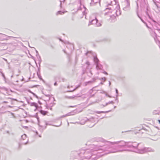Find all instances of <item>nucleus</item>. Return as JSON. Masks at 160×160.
Instances as JSON below:
<instances>
[{
    "label": "nucleus",
    "instance_id": "obj_28",
    "mask_svg": "<svg viewBox=\"0 0 160 160\" xmlns=\"http://www.w3.org/2000/svg\"><path fill=\"white\" fill-rule=\"evenodd\" d=\"M21 145L20 144H19L18 146V149H19L21 148Z\"/></svg>",
    "mask_w": 160,
    "mask_h": 160
},
{
    "label": "nucleus",
    "instance_id": "obj_39",
    "mask_svg": "<svg viewBox=\"0 0 160 160\" xmlns=\"http://www.w3.org/2000/svg\"><path fill=\"white\" fill-rule=\"evenodd\" d=\"M100 83H101V84H103V83H102V82H101Z\"/></svg>",
    "mask_w": 160,
    "mask_h": 160
},
{
    "label": "nucleus",
    "instance_id": "obj_12",
    "mask_svg": "<svg viewBox=\"0 0 160 160\" xmlns=\"http://www.w3.org/2000/svg\"><path fill=\"white\" fill-rule=\"evenodd\" d=\"M94 61L96 64L97 63H99V60L96 57H95L94 58Z\"/></svg>",
    "mask_w": 160,
    "mask_h": 160
},
{
    "label": "nucleus",
    "instance_id": "obj_21",
    "mask_svg": "<svg viewBox=\"0 0 160 160\" xmlns=\"http://www.w3.org/2000/svg\"><path fill=\"white\" fill-rule=\"evenodd\" d=\"M146 13L147 15V16L149 17V18L151 19V18L150 16V15H149V14L148 12L146 11Z\"/></svg>",
    "mask_w": 160,
    "mask_h": 160
},
{
    "label": "nucleus",
    "instance_id": "obj_35",
    "mask_svg": "<svg viewBox=\"0 0 160 160\" xmlns=\"http://www.w3.org/2000/svg\"><path fill=\"white\" fill-rule=\"evenodd\" d=\"M110 85H111V82L109 81V86Z\"/></svg>",
    "mask_w": 160,
    "mask_h": 160
},
{
    "label": "nucleus",
    "instance_id": "obj_27",
    "mask_svg": "<svg viewBox=\"0 0 160 160\" xmlns=\"http://www.w3.org/2000/svg\"><path fill=\"white\" fill-rule=\"evenodd\" d=\"M31 92V93H32V94H33L34 96H35L37 98V97H38L35 94H34V93H33V92Z\"/></svg>",
    "mask_w": 160,
    "mask_h": 160
},
{
    "label": "nucleus",
    "instance_id": "obj_40",
    "mask_svg": "<svg viewBox=\"0 0 160 160\" xmlns=\"http://www.w3.org/2000/svg\"><path fill=\"white\" fill-rule=\"evenodd\" d=\"M152 21H153V22H156L154 20H152Z\"/></svg>",
    "mask_w": 160,
    "mask_h": 160
},
{
    "label": "nucleus",
    "instance_id": "obj_46",
    "mask_svg": "<svg viewBox=\"0 0 160 160\" xmlns=\"http://www.w3.org/2000/svg\"><path fill=\"white\" fill-rule=\"evenodd\" d=\"M1 69H0V72H1Z\"/></svg>",
    "mask_w": 160,
    "mask_h": 160
},
{
    "label": "nucleus",
    "instance_id": "obj_38",
    "mask_svg": "<svg viewBox=\"0 0 160 160\" xmlns=\"http://www.w3.org/2000/svg\"><path fill=\"white\" fill-rule=\"evenodd\" d=\"M137 8H138V4L137 3Z\"/></svg>",
    "mask_w": 160,
    "mask_h": 160
},
{
    "label": "nucleus",
    "instance_id": "obj_25",
    "mask_svg": "<svg viewBox=\"0 0 160 160\" xmlns=\"http://www.w3.org/2000/svg\"><path fill=\"white\" fill-rule=\"evenodd\" d=\"M86 64L88 66L90 65V62L88 61H87L86 62Z\"/></svg>",
    "mask_w": 160,
    "mask_h": 160
},
{
    "label": "nucleus",
    "instance_id": "obj_34",
    "mask_svg": "<svg viewBox=\"0 0 160 160\" xmlns=\"http://www.w3.org/2000/svg\"><path fill=\"white\" fill-rule=\"evenodd\" d=\"M3 103H7V102H6V101H4L3 102Z\"/></svg>",
    "mask_w": 160,
    "mask_h": 160
},
{
    "label": "nucleus",
    "instance_id": "obj_20",
    "mask_svg": "<svg viewBox=\"0 0 160 160\" xmlns=\"http://www.w3.org/2000/svg\"><path fill=\"white\" fill-rule=\"evenodd\" d=\"M80 85H78V86L75 89H74L73 90L70 91L69 92H72L74 91V90H76L77 88H78V87H80Z\"/></svg>",
    "mask_w": 160,
    "mask_h": 160
},
{
    "label": "nucleus",
    "instance_id": "obj_15",
    "mask_svg": "<svg viewBox=\"0 0 160 160\" xmlns=\"http://www.w3.org/2000/svg\"><path fill=\"white\" fill-rule=\"evenodd\" d=\"M40 112L41 114L44 115H45L47 113V112L43 111L42 110H41Z\"/></svg>",
    "mask_w": 160,
    "mask_h": 160
},
{
    "label": "nucleus",
    "instance_id": "obj_52",
    "mask_svg": "<svg viewBox=\"0 0 160 160\" xmlns=\"http://www.w3.org/2000/svg\"><path fill=\"white\" fill-rule=\"evenodd\" d=\"M48 96H49V95H48Z\"/></svg>",
    "mask_w": 160,
    "mask_h": 160
},
{
    "label": "nucleus",
    "instance_id": "obj_22",
    "mask_svg": "<svg viewBox=\"0 0 160 160\" xmlns=\"http://www.w3.org/2000/svg\"><path fill=\"white\" fill-rule=\"evenodd\" d=\"M95 80V79L94 78L93 79V81H90L88 82V83H92L93 82H94Z\"/></svg>",
    "mask_w": 160,
    "mask_h": 160
},
{
    "label": "nucleus",
    "instance_id": "obj_9",
    "mask_svg": "<svg viewBox=\"0 0 160 160\" xmlns=\"http://www.w3.org/2000/svg\"><path fill=\"white\" fill-rule=\"evenodd\" d=\"M99 1V0H91L90 5L91 6H93L95 4V3H97Z\"/></svg>",
    "mask_w": 160,
    "mask_h": 160
},
{
    "label": "nucleus",
    "instance_id": "obj_14",
    "mask_svg": "<svg viewBox=\"0 0 160 160\" xmlns=\"http://www.w3.org/2000/svg\"><path fill=\"white\" fill-rule=\"evenodd\" d=\"M111 6V7H109L108 8H106L105 9V11L106 12L108 11V10H111L112 9V8H113V6Z\"/></svg>",
    "mask_w": 160,
    "mask_h": 160
},
{
    "label": "nucleus",
    "instance_id": "obj_10",
    "mask_svg": "<svg viewBox=\"0 0 160 160\" xmlns=\"http://www.w3.org/2000/svg\"><path fill=\"white\" fill-rule=\"evenodd\" d=\"M30 105L32 106H34L36 109L38 107L37 104L35 102H32L30 103Z\"/></svg>",
    "mask_w": 160,
    "mask_h": 160
},
{
    "label": "nucleus",
    "instance_id": "obj_18",
    "mask_svg": "<svg viewBox=\"0 0 160 160\" xmlns=\"http://www.w3.org/2000/svg\"><path fill=\"white\" fill-rule=\"evenodd\" d=\"M109 112V111L104 112V111H97L96 112L97 113H106Z\"/></svg>",
    "mask_w": 160,
    "mask_h": 160
},
{
    "label": "nucleus",
    "instance_id": "obj_41",
    "mask_svg": "<svg viewBox=\"0 0 160 160\" xmlns=\"http://www.w3.org/2000/svg\"><path fill=\"white\" fill-rule=\"evenodd\" d=\"M36 52L38 54V52L37 51H36Z\"/></svg>",
    "mask_w": 160,
    "mask_h": 160
},
{
    "label": "nucleus",
    "instance_id": "obj_4",
    "mask_svg": "<svg viewBox=\"0 0 160 160\" xmlns=\"http://www.w3.org/2000/svg\"><path fill=\"white\" fill-rule=\"evenodd\" d=\"M99 15L98 14H97L96 16L95 19L92 20L91 22H90L88 25H89L91 24H96L97 26L98 27L101 26V24L100 23H98L97 22L98 21L97 19L99 18Z\"/></svg>",
    "mask_w": 160,
    "mask_h": 160
},
{
    "label": "nucleus",
    "instance_id": "obj_29",
    "mask_svg": "<svg viewBox=\"0 0 160 160\" xmlns=\"http://www.w3.org/2000/svg\"><path fill=\"white\" fill-rule=\"evenodd\" d=\"M103 73H104V74H107H107H108V73H107L106 72H103Z\"/></svg>",
    "mask_w": 160,
    "mask_h": 160
},
{
    "label": "nucleus",
    "instance_id": "obj_44",
    "mask_svg": "<svg viewBox=\"0 0 160 160\" xmlns=\"http://www.w3.org/2000/svg\"><path fill=\"white\" fill-rule=\"evenodd\" d=\"M112 1H111V3H112Z\"/></svg>",
    "mask_w": 160,
    "mask_h": 160
},
{
    "label": "nucleus",
    "instance_id": "obj_5",
    "mask_svg": "<svg viewBox=\"0 0 160 160\" xmlns=\"http://www.w3.org/2000/svg\"><path fill=\"white\" fill-rule=\"evenodd\" d=\"M21 142L22 144L25 145L27 143L28 139L26 134H24L22 136Z\"/></svg>",
    "mask_w": 160,
    "mask_h": 160
},
{
    "label": "nucleus",
    "instance_id": "obj_48",
    "mask_svg": "<svg viewBox=\"0 0 160 160\" xmlns=\"http://www.w3.org/2000/svg\"><path fill=\"white\" fill-rule=\"evenodd\" d=\"M50 109V110H51L52 109V108H51Z\"/></svg>",
    "mask_w": 160,
    "mask_h": 160
},
{
    "label": "nucleus",
    "instance_id": "obj_45",
    "mask_svg": "<svg viewBox=\"0 0 160 160\" xmlns=\"http://www.w3.org/2000/svg\"><path fill=\"white\" fill-rule=\"evenodd\" d=\"M158 31H159V33H160V30H159Z\"/></svg>",
    "mask_w": 160,
    "mask_h": 160
},
{
    "label": "nucleus",
    "instance_id": "obj_36",
    "mask_svg": "<svg viewBox=\"0 0 160 160\" xmlns=\"http://www.w3.org/2000/svg\"><path fill=\"white\" fill-rule=\"evenodd\" d=\"M131 130H129V131H125V132H130V131H131Z\"/></svg>",
    "mask_w": 160,
    "mask_h": 160
},
{
    "label": "nucleus",
    "instance_id": "obj_32",
    "mask_svg": "<svg viewBox=\"0 0 160 160\" xmlns=\"http://www.w3.org/2000/svg\"><path fill=\"white\" fill-rule=\"evenodd\" d=\"M74 97H69V98H73Z\"/></svg>",
    "mask_w": 160,
    "mask_h": 160
},
{
    "label": "nucleus",
    "instance_id": "obj_30",
    "mask_svg": "<svg viewBox=\"0 0 160 160\" xmlns=\"http://www.w3.org/2000/svg\"><path fill=\"white\" fill-rule=\"evenodd\" d=\"M92 120H93V118H91L90 119V121H92Z\"/></svg>",
    "mask_w": 160,
    "mask_h": 160
},
{
    "label": "nucleus",
    "instance_id": "obj_8",
    "mask_svg": "<svg viewBox=\"0 0 160 160\" xmlns=\"http://www.w3.org/2000/svg\"><path fill=\"white\" fill-rule=\"evenodd\" d=\"M96 68L97 69H101L102 68V65L99 63L96 64Z\"/></svg>",
    "mask_w": 160,
    "mask_h": 160
},
{
    "label": "nucleus",
    "instance_id": "obj_26",
    "mask_svg": "<svg viewBox=\"0 0 160 160\" xmlns=\"http://www.w3.org/2000/svg\"><path fill=\"white\" fill-rule=\"evenodd\" d=\"M102 79L104 81H105L106 80V78H102Z\"/></svg>",
    "mask_w": 160,
    "mask_h": 160
},
{
    "label": "nucleus",
    "instance_id": "obj_11",
    "mask_svg": "<svg viewBox=\"0 0 160 160\" xmlns=\"http://www.w3.org/2000/svg\"><path fill=\"white\" fill-rule=\"evenodd\" d=\"M71 115H72V114H71V112H69V113H67V114H66L65 115H63L62 116H61L60 117V118H64V117H67V116Z\"/></svg>",
    "mask_w": 160,
    "mask_h": 160
},
{
    "label": "nucleus",
    "instance_id": "obj_47",
    "mask_svg": "<svg viewBox=\"0 0 160 160\" xmlns=\"http://www.w3.org/2000/svg\"><path fill=\"white\" fill-rule=\"evenodd\" d=\"M69 86H68V88H69Z\"/></svg>",
    "mask_w": 160,
    "mask_h": 160
},
{
    "label": "nucleus",
    "instance_id": "obj_31",
    "mask_svg": "<svg viewBox=\"0 0 160 160\" xmlns=\"http://www.w3.org/2000/svg\"><path fill=\"white\" fill-rule=\"evenodd\" d=\"M54 85H55V86L57 85V82H55L54 83Z\"/></svg>",
    "mask_w": 160,
    "mask_h": 160
},
{
    "label": "nucleus",
    "instance_id": "obj_42",
    "mask_svg": "<svg viewBox=\"0 0 160 160\" xmlns=\"http://www.w3.org/2000/svg\"><path fill=\"white\" fill-rule=\"evenodd\" d=\"M60 126V125H58V126H56V127H59Z\"/></svg>",
    "mask_w": 160,
    "mask_h": 160
},
{
    "label": "nucleus",
    "instance_id": "obj_2",
    "mask_svg": "<svg viewBox=\"0 0 160 160\" xmlns=\"http://www.w3.org/2000/svg\"><path fill=\"white\" fill-rule=\"evenodd\" d=\"M155 151L153 148H138L136 151V152L141 154L148 152H154Z\"/></svg>",
    "mask_w": 160,
    "mask_h": 160
},
{
    "label": "nucleus",
    "instance_id": "obj_3",
    "mask_svg": "<svg viewBox=\"0 0 160 160\" xmlns=\"http://www.w3.org/2000/svg\"><path fill=\"white\" fill-rule=\"evenodd\" d=\"M128 148H132L136 149L135 150L133 151L135 152H136L135 151H137V150L140 148L139 147H138L139 144L135 142H129L128 143Z\"/></svg>",
    "mask_w": 160,
    "mask_h": 160
},
{
    "label": "nucleus",
    "instance_id": "obj_33",
    "mask_svg": "<svg viewBox=\"0 0 160 160\" xmlns=\"http://www.w3.org/2000/svg\"><path fill=\"white\" fill-rule=\"evenodd\" d=\"M141 20L144 23H145L144 21L141 19Z\"/></svg>",
    "mask_w": 160,
    "mask_h": 160
},
{
    "label": "nucleus",
    "instance_id": "obj_53",
    "mask_svg": "<svg viewBox=\"0 0 160 160\" xmlns=\"http://www.w3.org/2000/svg\"><path fill=\"white\" fill-rule=\"evenodd\" d=\"M65 0H63V1H65Z\"/></svg>",
    "mask_w": 160,
    "mask_h": 160
},
{
    "label": "nucleus",
    "instance_id": "obj_37",
    "mask_svg": "<svg viewBox=\"0 0 160 160\" xmlns=\"http://www.w3.org/2000/svg\"><path fill=\"white\" fill-rule=\"evenodd\" d=\"M158 121L159 122V123L160 124V120H158Z\"/></svg>",
    "mask_w": 160,
    "mask_h": 160
},
{
    "label": "nucleus",
    "instance_id": "obj_13",
    "mask_svg": "<svg viewBox=\"0 0 160 160\" xmlns=\"http://www.w3.org/2000/svg\"><path fill=\"white\" fill-rule=\"evenodd\" d=\"M67 11H65L64 12L61 11H59L57 12V15H58V14H64V13L67 12Z\"/></svg>",
    "mask_w": 160,
    "mask_h": 160
},
{
    "label": "nucleus",
    "instance_id": "obj_23",
    "mask_svg": "<svg viewBox=\"0 0 160 160\" xmlns=\"http://www.w3.org/2000/svg\"><path fill=\"white\" fill-rule=\"evenodd\" d=\"M1 73L2 74V76L4 78V79H5V77L4 74L2 72V71L1 72Z\"/></svg>",
    "mask_w": 160,
    "mask_h": 160
},
{
    "label": "nucleus",
    "instance_id": "obj_49",
    "mask_svg": "<svg viewBox=\"0 0 160 160\" xmlns=\"http://www.w3.org/2000/svg\"><path fill=\"white\" fill-rule=\"evenodd\" d=\"M12 77H13V76L12 75V76H11V77L12 78Z\"/></svg>",
    "mask_w": 160,
    "mask_h": 160
},
{
    "label": "nucleus",
    "instance_id": "obj_50",
    "mask_svg": "<svg viewBox=\"0 0 160 160\" xmlns=\"http://www.w3.org/2000/svg\"><path fill=\"white\" fill-rule=\"evenodd\" d=\"M39 137H41V136H40V135L39 136Z\"/></svg>",
    "mask_w": 160,
    "mask_h": 160
},
{
    "label": "nucleus",
    "instance_id": "obj_6",
    "mask_svg": "<svg viewBox=\"0 0 160 160\" xmlns=\"http://www.w3.org/2000/svg\"><path fill=\"white\" fill-rule=\"evenodd\" d=\"M124 3L125 6V7H123V9L125 11L128 10L130 8L129 3L127 1L125 2H124Z\"/></svg>",
    "mask_w": 160,
    "mask_h": 160
},
{
    "label": "nucleus",
    "instance_id": "obj_43",
    "mask_svg": "<svg viewBox=\"0 0 160 160\" xmlns=\"http://www.w3.org/2000/svg\"><path fill=\"white\" fill-rule=\"evenodd\" d=\"M108 96L109 97H111V96H110L109 95H108Z\"/></svg>",
    "mask_w": 160,
    "mask_h": 160
},
{
    "label": "nucleus",
    "instance_id": "obj_17",
    "mask_svg": "<svg viewBox=\"0 0 160 160\" xmlns=\"http://www.w3.org/2000/svg\"><path fill=\"white\" fill-rule=\"evenodd\" d=\"M86 120H82L80 122V123L81 124L83 125L86 122Z\"/></svg>",
    "mask_w": 160,
    "mask_h": 160
},
{
    "label": "nucleus",
    "instance_id": "obj_19",
    "mask_svg": "<svg viewBox=\"0 0 160 160\" xmlns=\"http://www.w3.org/2000/svg\"><path fill=\"white\" fill-rule=\"evenodd\" d=\"M113 103H114L113 102V101H112L110 102L106 103L105 105H103V106L104 107L105 106H107V105H108V104H109L110 103L113 104Z\"/></svg>",
    "mask_w": 160,
    "mask_h": 160
},
{
    "label": "nucleus",
    "instance_id": "obj_24",
    "mask_svg": "<svg viewBox=\"0 0 160 160\" xmlns=\"http://www.w3.org/2000/svg\"><path fill=\"white\" fill-rule=\"evenodd\" d=\"M116 93L117 94V95H116V96L118 97V91L117 89H116Z\"/></svg>",
    "mask_w": 160,
    "mask_h": 160
},
{
    "label": "nucleus",
    "instance_id": "obj_16",
    "mask_svg": "<svg viewBox=\"0 0 160 160\" xmlns=\"http://www.w3.org/2000/svg\"><path fill=\"white\" fill-rule=\"evenodd\" d=\"M83 9L84 10V11H83L82 13L83 15H85V13H86L87 12H86V11L87 10V9L84 7V6H83Z\"/></svg>",
    "mask_w": 160,
    "mask_h": 160
},
{
    "label": "nucleus",
    "instance_id": "obj_7",
    "mask_svg": "<svg viewBox=\"0 0 160 160\" xmlns=\"http://www.w3.org/2000/svg\"><path fill=\"white\" fill-rule=\"evenodd\" d=\"M116 8L113 10V12H115L117 16L121 14V12L119 10V7L117 5H115Z\"/></svg>",
    "mask_w": 160,
    "mask_h": 160
},
{
    "label": "nucleus",
    "instance_id": "obj_1",
    "mask_svg": "<svg viewBox=\"0 0 160 160\" xmlns=\"http://www.w3.org/2000/svg\"><path fill=\"white\" fill-rule=\"evenodd\" d=\"M107 145H108L107 146V145L104 146L102 147L98 146L96 147L93 150H92L90 154L91 155V156L88 157V158L90 157L91 158L97 159V157H93V155H96L98 153H101L103 151H108V152L106 153H115L120 152H122L124 151L123 150H120L119 148L123 147L125 146H127L128 147V143L129 142H125L123 141L122 142H111L109 141H107ZM103 155L99 156L97 155L99 157L102 156Z\"/></svg>",
    "mask_w": 160,
    "mask_h": 160
},
{
    "label": "nucleus",
    "instance_id": "obj_51",
    "mask_svg": "<svg viewBox=\"0 0 160 160\" xmlns=\"http://www.w3.org/2000/svg\"><path fill=\"white\" fill-rule=\"evenodd\" d=\"M36 133H37V134H38V132H36Z\"/></svg>",
    "mask_w": 160,
    "mask_h": 160
}]
</instances>
